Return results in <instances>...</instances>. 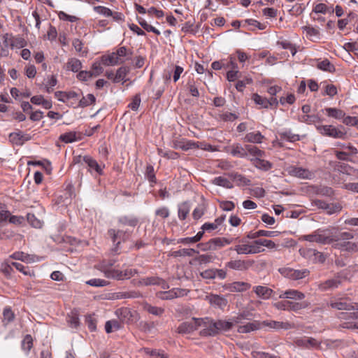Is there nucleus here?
<instances>
[{"instance_id": "cd10ccee", "label": "nucleus", "mask_w": 358, "mask_h": 358, "mask_svg": "<svg viewBox=\"0 0 358 358\" xmlns=\"http://www.w3.org/2000/svg\"><path fill=\"white\" fill-rule=\"evenodd\" d=\"M31 102L35 105H41L45 109L51 108L52 106V101L50 99H45L41 95L32 96Z\"/></svg>"}, {"instance_id": "4c0bfd02", "label": "nucleus", "mask_w": 358, "mask_h": 358, "mask_svg": "<svg viewBox=\"0 0 358 358\" xmlns=\"http://www.w3.org/2000/svg\"><path fill=\"white\" fill-rule=\"evenodd\" d=\"M325 111L329 117H334L337 120L343 119L345 115L342 110L336 108H326Z\"/></svg>"}, {"instance_id": "7ed1b4c3", "label": "nucleus", "mask_w": 358, "mask_h": 358, "mask_svg": "<svg viewBox=\"0 0 358 358\" xmlns=\"http://www.w3.org/2000/svg\"><path fill=\"white\" fill-rule=\"evenodd\" d=\"M329 305L332 308L337 310H354V312L352 313H341L339 315V317L341 319H358V303L353 304L351 303H348L346 301H338L336 300H331Z\"/></svg>"}, {"instance_id": "bb28decb", "label": "nucleus", "mask_w": 358, "mask_h": 358, "mask_svg": "<svg viewBox=\"0 0 358 358\" xmlns=\"http://www.w3.org/2000/svg\"><path fill=\"white\" fill-rule=\"evenodd\" d=\"M253 99L255 102L259 105H261L264 108H268L269 106L277 103L276 99L271 97L270 99L262 97L257 94L253 95Z\"/></svg>"}, {"instance_id": "09e8293b", "label": "nucleus", "mask_w": 358, "mask_h": 358, "mask_svg": "<svg viewBox=\"0 0 358 358\" xmlns=\"http://www.w3.org/2000/svg\"><path fill=\"white\" fill-rule=\"evenodd\" d=\"M120 327V322L115 320H109L105 324V329L108 334L111 333L114 330H118Z\"/></svg>"}, {"instance_id": "c756f323", "label": "nucleus", "mask_w": 358, "mask_h": 358, "mask_svg": "<svg viewBox=\"0 0 358 358\" xmlns=\"http://www.w3.org/2000/svg\"><path fill=\"white\" fill-rule=\"evenodd\" d=\"M230 153L234 157H245L247 156L245 147L243 148L241 144L236 143L231 146Z\"/></svg>"}, {"instance_id": "49530a36", "label": "nucleus", "mask_w": 358, "mask_h": 358, "mask_svg": "<svg viewBox=\"0 0 358 358\" xmlns=\"http://www.w3.org/2000/svg\"><path fill=\"white\" fill-rule=\"evenodd\" d=\"M22 349L28 353L33 347V339L31 335L27 334L24 336L22 341Z\"/></svg>"}, {"instance_id": "6e6552de", "label": "nucleus", "mask_w": 358, "mask_h": 358, "mask_svg": "<svg viewBox=\"0 0 358 358\" xmlns=\"http://www.w3.org/2000/svg\"><path fill=\"white\" fill-rule=\"evenodd\" d=\"M282 275L292 280H298L308 276L310 271L308 269L296 270L291 268H283L280 269Z\"/></svg>"}, {"instance_id": "bf43d9fd", "label": "nucleus", "mask_w": 358, "mask_h": 358, "mask_svg": "<svg viewBox=\"0 0 358 358\" xmlns=\"http://www.w3.org/2000/svg\"><path fill=\"white\" fill-rule=\"evenodd\" d=\"M87 284L94 287H105L109 285V282L103 279L94 278L87 281Z\"/></svg>"}, {"instance_id": "f03ea898", "label": "nucleus", "mask_w": 358, "mask_h": 358, "mask_svg": "<svg viewBox=\"0 0 358 358\" xmlns=\"http://www.w3.org/2000/svg\"><path fill=\"white\" fill-rule=\"evenodd\" d=\"M131 55V51L127 50L126 47L122 46L119 48L116 52L102 56L101 61L105 66H113L122 64L127 60L130 59Z\"/></svg>"}, {"instance_id": "72a5a7b5", "label": "nucleus", "mask_w": 358, "mask_h": 358, "mask_svg": "<svg viewBox=\"0 0 358 358\" xmlns=\"http://www.w3.org/2000/svg\"><path fill=\"white\" fill-rule=\"evenodd\" d=\"M252 161L253 164L259 169L268 171L272 168V164L270 162L261 159V157L255 158Z\"/></svg>"}, {"instance_id": "4be33fe9", "label": "nucleus", "mask_w": 358, "mask_h": 358, "mask_svg": "<svg viewBox=\"0 0 358 358\" xmlns=\"http://www.w3.org/2000/svg\"><path fill=\"white\" fill-rule=\"evenodd\" d=\"M82 67V62L75 57L69 59L67 62L64 65V69L66 71H70L75 73L79 72Z\"/></svg>"}, {"instance_id": "1a4fd4ad", "label": "nucleus", "mask_w": 358, "mask_h": 358, "mask_svg": "<svg viewBox=\"0 0 358 358\" xmlns=\"http://www.w3.org/2000/svg\"><path fill=\"white\" fill-rule=\"evenodd\" d=\"M288 173L300 179L311 180L315 177V173L308 169L291 166L287 168Z\"/></svg>"}, {"instance_id": "f8f14e48", "label": "nucleus", "mask_w": 358, "mask_h": 358, "mask_svg": "<svg viewBox=\"0 0 358 358\" xmlns=\"http://www.w3.org/2000/svg\"><path fill=\"white\" fill-rule=\"evenodd\" d=\"M294 344L299 348L306 349L320 348L321 343L312 337L296 338Z\"/></svg>"}, {"instance_id": "4468645a", "label": "nucleus", "mask_w": 358, "mask_h": 358, "mask_svg": "<svg viewBox=\"0 0 358 358\" xmlns=\"http://www.w3.org/2000/svg\"><path fill=\"white\" fill-rule=\"evenodd\" d=\"M197 317H192L189 322H182L177 329V332L180 334H191L198 329Z\"/></svg>"}, {"instance_id": "864d4df0", "label": "nucleus", "mask_w": 358, "mask_h": 358, "mask_svg": "<svg viewBox=\"0 0 358 358\" xmlns=\"http://www.w3.org/2000/svg\"><path fill=\"white\" fill-rule=\"evenodd\" d=\"M308 304L305 302L299 303L289 301L288 311L297 312L301 309L306 308Z\"/></svg>"}, {"instance_id": "c03bdc74", "label": "nucleus", "mask_w": 358, "mask_h": 358, "mask_svg": "<svg viewBox=\"0 0 358 358\" xmlns=\"http://www.w3.org/2000/svg\"><path fill=\"white\" fill-rule=\"evenodd\" d=\"M198 253H199V252L194 249L183 248V249H180L177 251H175L173 252V256L174 257H185V256L192 257L194 254H198Z\"/></svg>"}, {"instance_id": "3c124183", "label": "nucleus", "mask_w": 358, "mask_h": 358, "mask_svg": "<svg viewBox=\"0 0 358 358\" xmlns=\"http://www.w3.org/2000/svg\"><path fill=\"white\" fill-rule=\"evenodd\" d=\"M59 140L62 141L69 143L77 141L76 133L73 131L68 132L60 135Z\"/></svg>"}, {"instance_id": "6ab92c4d", "label": "nucleus", "mask_w": 358, "mask_h": 358, "mask_svg": "<svg viewBox=\"0 0 358 358\" xmlns=\"http://www.w3.org/2000/svg\"><path fill=\"white\" fill-rule=\"evenodd\" d=\"M111 275H108V276L112 279L121 280L123 279H129L137 273V271L136 269L127 268L123 271L117 270V271H113Z\"/></svg>"}, {"instance_id": "9d476101", "label": "nucleus", "mask_w": 358, "mask_h": 358, "mask_svg": "<svg viewBox=\"0 0 358 358\" xmlns=\"http://www.w3.org/2000/svg\"><path fill=\"white\" fill-rule=\"evenodd\" d=\"M262 329L267 327L275 330H289L294 328L295 325L289 322H279L275 320H265L261 322Z\"/></svg>"}, {"instance_id": "0eeeda50", "label": "nucleus", "mask_w": 358, "mask_h": 358, "mask_svg": "<svg viewBox=\"0 0 358 358\" xmlns=\"http://www.w3.org/2000/svg\"><path fill=\"white\" fill-rule=\"evenodd\" d=\"M130 231L126 230L124 231L122 229L115 230L113 229H110L108 230V234L110 236L113 242L115 244V246L112 248L111 252L113 255L118 254L119 251V245L121 241H125L130 236Z\"/></svg>"}, {"instance_id": "f3484780", "label": "nucleus", "mask_w": 358, "mask_h": 358, "mask_svg": "<svg viewBox=\"0 0 358 358\" xmlns=\"http://www.w3.org/2000/svg\"><path fill=\"white\" fill-rule=\"evenodd\" d=\"M251 285L245 282L236 281L225 285V289L231 292H244L250 288Z\"/></svg>"}, {"instance_id": "e2e57ef3", "label": "nucleus", "mask_w": 358, "mask_h": 358, "mask_svg": "<svg viewBox=\"0 0 358 358\" xmlns=\"http://www.w3.org/2000/svg\"><path fill=\"white\" fill-rule=\"evenodd\" d=\"M206 210V208L204 204H199L198 206L194 210L192 213V216L194 219L199 220L202 217Z\"/></svg>"}, {"instance_id": "473e14b6", "label": "nucleus", "mask_w": 358, "mask_h": 358, "mask_svg": "<svg viewBox=\"0 0 358 358\" xmlns=\"http://www.w3.org/2000/svg\"><path fill=\"white\" fill-rule=\"evenodd\" d=\"M129 71V69L127 66H122L118 69L115 73L114 83H124L126 80V76Z\"/></svg>"}, {"instance_id": "603ef678", "label": "nucleus", "mask_w": 358, "mask_h": 358, "mask_svg": "<svg viewBox=\"0 0 358 358\" xmlns=\"http://www.w3.org/2000/svg\"><path fill=\"white\" fill-rule=\"evenodd\" d=\"M259 242V239L255 240L254 241L249 243L250 255L257 254L264 251V249L261 247V244L257 243Z\"/></svg>"}, {"instance_id": "a878e982", "label": "nucleus", "mask_w": 358, "mask_h": 358, "mask_svg": "<svg viewBox=\"0 0 358 358\" xmlns=\"http://www.w3.org/2000/svg\"><path fill=\"white\" fill-rule=\"evenodd\" d=\"M306 36L311 41H316L320 38V33L319 29L310 26H305L302 27Z\"/></svg>"}, {"instance_id": "680f3d73", "label": "nucleus", "mask_w": 358, "mask_h": 358, "mask_svg": "<svg viewBox=\"0 0 358 358\" xmlns=\"http://www.w3.org/2000/svg\"><path fill=\"white\" fill-rule=\"evenodd\" d=\"M3 322L9 323L14 320L15 315L10 308L6 307L4 308L3 312Z\"/></svg>"}, {"instance_id": "9b49d317", "label": "nucleus", "mask_w": 358, "mask_h": 358, "mask_svg": "<svg viewBox=\"0 0 358 358\" xmlns=\"http://www.w3.org/2000/svg\"><path fill=\"white\" fill-rule=\"evenodd\" d=\"M254 264L252 260L234 259L227 262L225 267L231 270L245 271Z\"/></svg>"}, {"instance_id": "423d86ee", "label": "nucleus", "mask_w": 358, "mask_h": 358, "mask_svg": "<svg viewBox=\"0 0 358 358\" xmlns=\"http://www.w3.org/2000/svg\"><path fill=\"white\" fill-rule=\"evenodd\" d=\"M233 238H214L209 240L208 242L204 243H199L197 247L203 251L206 250H216L218 248H221L226 245H229L233 243Z\"/></svg>"}, {"instance_id": "338daca9", "label": "nucleus", "mask_w": 358, "mask_h": 358, "mask_svg": "<svg viewBox=\"0 0 358 358\" xmlns=\"http://www.w3.org/2000/svg\"><path fill=\"white\" fill-rule=\"evenodd\" d=\"M342 247L345 248V250L349 252H357L358 251V242L352 243V242H345L341 245Z\"/></svg>"}, {"instance_id": "a211bd4d", "label": "nucleus", "mask_w": 358, "mask_h": 358, "mask_svg": "<svg viewBox=\"0 0 358 358\" xmlns=\"http://www.w3.org/2000/svg\"><path fill=\"white\" fill-rule=\"evenodd\" d=\"M210 304L215 308L223 309L227 305V300L222 296L217 294H211L206 296Z\"/></svg>"}, {"instance_id": "de8ad7c7", "label": "nucleus", "mask_w": 358, "mask_h": 358, "mask_svg": "<svg viewBox=\"0 0 358 358\" xmlns=\"http://www.w3.org/2000/svg\"><path fill=\"white\" fill-rule=\"evenodd\" d=\"M238 117L236 113H230L228 111L222 112L218 115V120L224 122H233Z\"/></svg>"}, {"instance_id": "ea45409f", "label": "nucleus", "mask_w": 358, "mask_h": 358, "mask_svg": "<svg viewBox=\"0 0 358 358\" xmlns=\"http://www.w3.org/2000/svg\"><path fill=\"white\" fill-rule=\"evenodd\" d=\"M280 139L289 142H296L300 140L298 134H293L290 130L285 131L279 133Z\"/></svg>"}, {"instance_id": "39448f33", "label": "nucleus", "mask_w": 358, "mask_h": 358, "mask_svg": "<svg viewBox=\"0 0 358 358\" xmlns=\"http://www.w3.org/2000/svg\"><path fill=\"white\" fill-rule=\"evenodd\" d=\"M317 130L322 136L331 137L334 138L345 139L347 133L343 126L336 127L333 125H318Z\"/></svg>"}, {"instance_id": "e433bc0d", "label": "nucleus", "mask_w": 358, "mask_h": 358, "mask_svg": "<svg viewBox=\"0 0 358 358\" xmlns=\"http://www.w3.org/2000/svg\"><path fill=\"white\" fill-rule=\"evenodd\" d=\"M143 310L155 316H161L164 313L163 308L153 306L148 303L143 304Z\"/></svg>"}, {"instance_id": "b1692460", "label": "nucleus", "mask_w": 358, "mask_h": 358, "mask_svg": "<svg viewBox=\"0 0 358 358\" xmlns=\"http://www.w3.org/2000/svg\"><path fill=\"white\" fill-rule=\"evenodd\" d=\"M215 336L222 331H227L233 327V322L222 320H215Z\"/></svg>"}, {"instance_id": "f704fd0d", "label": "nucleus", "mask_w": 358, "mask_h": 358, "mask_svg": "<svg viewBox=\"0 0 358 358\" xmlns=\"http://www.w3.org/2000/svg\"><path fill=\"white\" fill-rule=\"evenodd\" d=\"M83 160L90 169H94L97 173L99 175L103 173L102 169L95 159L89 156H85Z\"/></svg>"}, {"instance_id": "dca6fc26", "label": "nucleus", "mask_w": 358, "mask_h": 358, "mask_svg": "<svg viewBox=\"0 0 358 358\" xmlns=\"http://www.w3.org/2000/svg\"><path fill=\"white\" fill-rule=\"evenodd\" d=\"M115 261L113 259L110 260H103L99 264L95 266V267L102 272L104 274V276L107 278H111L108 276V275L113 274V271H117V270L112 268L113 266L115 264Z\"/></svg>"}, {"instance_id": "20e7f679", "label": "nucleus", "mask_w": 358, "mask_h": 358, "mask_svg": "<svg viewBox=\"0 0 358 358\" xmlns=\"http://www.w3.org/2000/svg\"><path fill=\"white\" fill-rule=\"evenodd\" d=\"M197 327L201 329L199 335L202 337L215 336V320L209 317L196 319Z\"/></svg>"}, {"instance_id": "052dcab7", "label": "nucleus", "mask_w": 358, "mask_h": 358, "mask_svg": "<svg viewBox=\"0 0 358 358\" xmlns=\"http://www.w3.org/2000/svg\"><path fill=\"white\" fill-rule=\"evenodd\" d=\"M145 176L149 182L155 183L156 182V177L154 171V168L152 165H148L146 166L145 170Z\"/></svg>"}, {"instance_id": "0e129e2a", "label": "nucleus", "mask_w": 358, "mask_h": 358, "mask_svg": "<svg viewBox=\"0 0 358 358\" xmlns=\"http://www.w3.org/2000/svg\"><path fill=\"white\" fill-rule=\"evenodd\" d=\"M27 220L35 228H41L43 225L41 220L37 219L34 214H27Z\"/></svg>"}, {"instance_id": "6e6d98bb", "label": "nucleus", "mask_w": 358, "mask_h": 358, "mask_svg": "<svg viewBox=\"0 0 358 358\" xmlns=\"http://www.w3.org/2000/svg\"><path fill=\"white\" fill-rule=\"evenodd\" d=\"M342 206L339 203H327V206L324 210L329 215L339 213L342 210Z\"/></svg>"}, {"instance_id": "7c9ffc66", "label": "nucleus", "mask_w": 358, "mask_h": 358, "mask_svg": "<svg viewBox=\"0 0 358 358\" xmlns=\"http://www.w3.org/2000/svg\"><path fill=\"white\" fill-rule=\"evenodd\" d=\"M253 289L255 294L262 299H268L273 292L271 289L265 286H256Z\"/></svg>"}, {"instance_id": "5fc2aeb1", "label": "nucleus", "mask_w": 358, "mask_h": 358, "mask_svg": "<svg viewBox=\"0 0 358 358\" xmlns=\"http://www.w3.org/2000/svg\"><path fill=\"white\" fill-rule=\"evenodd\" d=\"M144 350L147 355H150L152 358H168L167 355L164 351L151 350L150 348H145Z\"/></svg>"}, {"instance_id": "412c9836", "label": "nucleus", "mask_w": 358, "mask_h": 358, "mask_svg": "<svg viewBox=\"0 0 358 358\" xmlns=\"http://www.w3.org/2000/svg\"><path fill=\"white\" fill-rule=\"evenodd\" d=\"M279 298L302 300L305 298V294L296 289H288L285 292H282Z\"/></svg>"}, {"instance_id": "c85d7f7f", "label": "nucleus", "mask_w": 358, "mask_h": 358, "mask_svg": "<svg viewBox=\"0 0 358 358\" xmlns=\"http://www.w3.org/2000/svg\"><path fill=\"white\" fill-rule=\"evenodd\" d=\"M241 244L236 245L234 248H231L230 250H234L238 255H250L249 243H247L244 239L238 241Z\"/></svg>"}, {"instance_id": "ddd939ff", "label": "nucleus", "mask_w": 358, "mask_h": 358, "mask_svg": "<svg viewBox=\"0 0 358 358\" xmlns=\"http://www.w3.org/2000/svg\"><path fill=\"white\" fill-rule=\"evenodd\" d=\"M139 284L142 285H159L162 289H166L169 288V284L162 278L156 276L145 278L139 280Z\"/></svg>"}, {"instance_id": "8fccbe9b", "label": "nucleus", "mask_w": 358, "mask_h": 358, "mask_svg": "<svg viewBox=\"0 0 358 358\" xmlns=\"http://www.w3.org/2000/svg\"><path fill=\"white\" fill-rule=\"evenodd\" d=\"M317 66L318 69L329 72H333L335 70L334 66L328 59L318 62Z\"/></svg>"}, {"instance_id": "58836bf2", "label": "nucleus", "mask_w": 358, "mask_h": 358, "mask_svg": "<svg viewBox=\"0 0 358 358\" xmlns=\"http://www.w3.org/2000/svg\"><path fill=\"white\" fill-rule=\"evenodd\" d=\"M245 149L247 155L249 154L255 157V158H260L265 156V152L255 145H246Z\"/></svg>"}, {"instance_id": "4d7b16f0", "label": "nucleus", "mask_w": 358, "mask_h": 358, "mask_svg": "<svg viewBox=\"0 0 358 358\" xmlns=\"http://www.w3.org/2000/svg\"><path fill=\"white\" fill-rule=\"evenodd\" d=\"M9 138L10 142L16 145H22L24 141V136L20 132L11 133Z\"/></svg>"}, {"instance_id": "a19ab883", "label": "nucleus", "mask_w": 358, "mask_h": 358, "mask_svg": "<svg viewBox=\"0 0 358 358\" xmlns=\"http://www.w3.org/2000/svg\"><path fill=\"white\" fill-rule=\"evenodd\" d=\"M190 210L188 202H183L178 206V217L181 220L186 219Z\"/></svg>"}, {"instance_id": "2f4dec72", "label": "nucleus", "mask_w": 358, "mask_h": 358, "mask_svg": "<svg viewBox=\"0 0 358 358\" xmlns=\"http://www.w3.org/2000/svg\"><path fill=\"white\" fill-rule=\"evenodd\" d=\"M118 222L122 227L129 226L134 227L137 225L138 220L134 216H123L119 218Z\"/></svg>"}, {"instance_id": "37998d69", "label": "nucleus", "mask_w": 358, "mask_h": 358, "mask_svg": "<svg viewBox=\"0 0 358 358\" xmlns=\"http://www.w3.org/2000/svg\"><path fill=\"white\" fill-rule=\"evenodd\" d=\"M174 288L169 291H160L156 293V296L162 300H171L176 298Z\"/></svg>"}, {"instance_id": "aec40b11", "label": "nucleus", "mask_w": 358, "mask_h": 358, "mask_svg": "<svg viewBox=\"0 0 358 358\" xmlns=\"http://www.w3.org/2000/svg\"><path fill=\"white\" fill-rule=\"evenodd\" d=\"M259 329H262L261 322L254 320L252 322H248L244 325L238 326L237 331L241 334H247Z\"/></svg>"}, {"instance_id": "774afa93", "label": "nucleus", "mask_w": 358, "mask_h": 358, "mask_svg": "<svg viewBox=\"0 0 358 358\" xmlns=\"http://www.w3.org/2000/svg\"><path fill=\"white\" fill-rule=\"evenodd\" d=\"M252 356L254 358H280L278 356L271 355L264 352H253Z\"/></svg>"}, {"instance_id": "c9c22d12", "label": "nucleus", "mask_w": 358, "mask_h": 358, "mask_svg": "<svg viewBox=\"0 0 358 358\" xmlns=\"http://www.w3.org/2000/svg\"><path fill=\"white\" fill-rule=\"evenodd\" d=\"M332 233L336 236L334 237V242L338 241L339 240H350L354 238L352 234L350 232H338V229L335 227H332Z\"/></svg>"}, {"instance_id": "79ce46f5", "label": "nucleus", "mask_w": 358, "mask_h": 358, "mask_svg": "<svg viewBox=\"0 0 358 358\" xmlns=\"http://www.w3.org/2000/svg\"><path fill=\"white\" fill-rule=\"evenodd\" d=\"M212 183L215 185L223 187L227 189H231L233 187L232 183L227 178L222 176L215 178L212 180Z\"/></svg>"}, {"instance_id": "a18cd8bd", "label": "nucleus", "mask_w": 358, "mask_h": 358, "mask_svg": "<svg viewBox=\"0 0 358 358\" xmlns=\"http://www.w3.org/2000/svg\"><path fill=\"white\" fill-rule=\"evenodd\" d=\"M12 43H10V48H22L27 45V41L20 36H13Z\"/></svg>"}, {"instance_id": "2eb2a0df", "label": "nucleus", "mask_w": 358, "mask_h": 358, "mask_svg": "<svg viewBox=\"0 0 358 358\" xmlns=\"http://www.w3.org/2000/svg\"><path fill=\"white\" fill-rule=\"evenodd\" d=\"M343 273L338 274L334 278L327 280L319 285V289L322 291L337 288L342 282Z\"/></svg>"}, {"instance_id": "69168bd1", "label": "nucleus", "mask_w": 358, "mask_h": 358, "mask_svg": "<svg viewBox=\"0 0 358 358\" xmlns=\"http://www.w3.org/2000/svg\"><path fill=\"white\" fill-rule=\"evenodd\" d=\"M93 77L92 71H80L77 74V78L80 81H88Z\"/></svg>"}, {"instance_id": "393cba45", "label": "nucleus", "mask_w": 358, "mask_h": 358, "mask_svg": "<svg viewBox=\"0 0 358 358\" xmlns=\"http://www.w3.org/2000/svg\"><path fill=\"white\" fill-rule=\"evenodd\" d=\"M264 139V136L260 131H255L248 133L245 136L243 141L247 143H261Z\"/></svg>"}, {"instance_id": "13d9d810", "label": "nucleus", "mask_w": 358, "mask_h": 358, "mask_svg": "<svg viewBox=\"0 0 358 358\" xmlns=\"http://www.w3.org/2000/svg\"><path fill=\"white\" fill-rule=\"evenodd\" d=\"M95 101V97L92 94H88L86 97L83 96L80 101H79V106L81 107H85L87 106H89L92 103H93Z\"/></svg>"}, {"instance_id": "f257e3e1", "label": "nucleus", "mask_w": 358, "mask_h": 358, "mask_svg": "<svg viewBox=\"0 0 358 358\" xmlns=\"http://www.w3.org/2000/svg\"><path fill=\"white\" fill-rule=\"evenodd\" d=\"M334 237L336 236L332 233V227H329L326 229H318L310 234L303 236L301 239L309 242L327 245L334 242Z\"/></svg>"}, {"instance_id": "5701e85b", "label": "nucleus", "mask_w": 358, "mask_h": 358, "mask_svg": "<svg viewBox=\"0 0 358 358\" xmlns=\"http://www.w3.org/2000/svg\"><path fill=\"white\" fill-rule=\"evenodd\" d=\"M55 96L58 100L66 102L78 97L79 94L75 91H56Z\"/></svg>"}]
</instances>
